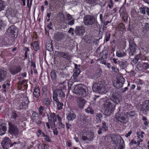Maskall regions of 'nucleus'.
Masks as SVG:
<instances>
[{"label": "nucleus", "mask_w": 149, "mask_h": 149, "mask_svg": "<svg viewBox=\"0 0 149 149\" xmlns=\"http://www.w3.org/2000/svg\"><path fill=\"white\" fill-rule=\"evenodd\" d=\"M64 36V34L61 32H57L54 34V39L57 41H60L62 40Z\"/></svg>", "instance_id": "18"}, {"label": "nucleus", "mask_w": 149, "mask_h": 149, "mask_svg": "<svg viewBox=\"0 0 149 149\" xmlns=\"http://www.w3.org/2000/svg\"><path fill=\"white\" fill-rule=\"evenodd\" d=\"M7 13L9 15H10L11 17H14L16 13L15 11L11 8H9V9L7 10Z\"/></svg>", "instance_id": "33"}, {"label": "nucleus", "mask_w": 149, "mask_h": 149, "mask_svg": "<svg viewBox=\"0 0 149 149\" xmlns=\"http://www.w3.org/2000/svg\"><path fill=\"white\" fill-rule=\"evenodd\" d=\"M85 110L86 112L88 113H90L92 114L94 113V110L92 109V107H88Z\"/></svg>", "instance_id": "38"}, {"label": "nucleus", "mask_w": 149, "mask_h": 149, "mask_svg": "<svg viewBox=\"0 0 149 149\" xmlns=\"http://www.w3.org/2000/svg\"><path fill=\"white\" fill-rule=\"evenodd\" d=\"M7 130L6 125L5 124L2 123L0 124V135L4 134Z\"/></svg>", "instance_id": "21"}, {"label": "nucleus", "mask_w": 149, "mask_h": 149, "mask_svg": "<svg viewBox=\"0 0 149 149\" xmlns=\"http://www.w3.org/2000/svg\"><path fill=\"white\" fill-rule=\"evenodd\" d=\"M102 129L105 131H106L108 130V127L105 123L103 122L102 123Z\"/></svg>", "instance_id": "40"}, {"label": "nucleus", "mask_w": 149, "mask_h": 149, "mask_svg": "<svg viewBox=\"0 0 149 149\" xmlns=\"http://www.w3.org/2000/svg\"><path fill=\"white\" fill-rule=\"evenodd\" d=\"M6 72L3 70L0 69V82L3 80L6 77Z\"/></svg>", "instance_id": "22"}, {"label": "nucleus", "mask_w": 149, "mask_h": 149, "mask_svg": "<svg viewBox=\"0 0 149 149\" xmlns=\"http://www.w3.org/2000/svg\"><path fill=\"white\" fill-rule=\"evenodd\" d=\"M25 100L26 101L20 103L19 104L20 108V109H22L24 106H27L29 104V102L27 98H25Z\"/></svg>", "instance_id": "29"}, {"label": "nucleus", "mask_w": 149, "mask_h": 149, "mask_svg": "<svg viewBox=\"0 0 149 149\" xmlns=\"http://www.w3.org/2000/svg\"><path fill=\"white\" fill-rule=\"evenodd\" d=\"M80 66H75V69L74 70V72L73 75L74 79H76V77L79 75L80 72V70L78 68V66L79 67Z\"/></svg>", "instance_id": "24"}, {"label": "nucleus", "mask_w": 149, "mask_h": 149, "mask_svg": "<svg viewBox=\"0 0 149 149\" xmlns=\"http://www.w3.org/2000/svg\"><path fill=\"white\" fill-rule=\"evenodd\" d=\"M5 25V23L3 20L0 19V29H1L2 27H3Z\"/></svg>", "instance_id": "49"}, {"label": "nucleus", "mask_w": 149, "mask_h": 149, "mask_svg": "<svg viewBox=\"0 0 149 149\" xmlns=\"http://www.w3.org/2000/svg\"><path fill=\"white\" fill-rule=\"evenodd\" d=\"M38 133L39 134H37V135L38 137H39L40 136V135L42 134V132L41 131L40 129L38 130Z\"/></svg>", "instance_id": "64"}, {"label": "nucleus", "mask_w": 149, "mask_h": 149, "mask_svg": "<svg viewBox=\"0 0 149 149\" xmlns=\"http://www.w3.org/2000/svg\"><path fill=\"white\" fill-rule=\"evenodd\" d=\"M115 106L113 105L110 102L106 101L104 104V113L107 116H110L114 110Z\"/></svg>", "instance_id": "4"}, {"label": "nucleus", "mask_w": 149, "mask_h": 149, "mask_svg": "<svg viewBox=\"0 0 149 149\" xmlns=\"http://www.w3.org/2000/svg\"><path fill=\"white\" fill-rule=\"evenodd\" d=\"M84 22L87 26L94 24L95 26H97L98 23L96 18L93 16L87 15L84 18Z\"/></svg>", "instance_id": "3"}, {"label": "nucleus", "mask_w": 149, "mask_h": 149, "mask_svg": "<svg viewBox=\"0 0 149 149\" xmlns=\"http://www.w3.org/2000/svg\"><path fill=\"white\" fill-rule=\"evenodd\" d=\"M92 89L93 91L100 93L104 92L105 90V87L101 81L94 83L93 84Z\"/></svg>", "instance_id": "5"}, {"label": "nucleus", "mask_w": 149, "mask_h": 149, "mask_svg": "<svg viewBox=\"0 0 149 149\" xmlns=\"http://www.w3.org/2000/svg\"><path fill=\"white\" fill-rule=\"evenodd\" d=\"M40 90L39 87L36 86L34 90L33 94L36 98L38 97L40 95Z\"/></svg>", "instance_id": "27"}, {"label": "nucleus", "mask_w": 149, "mask_h": 149, "mask_svg": "<svg viewBox=\"0 0 149 149\" xmlns=\"http://www.w3.org/2000/svg\"><path fill=\"white\" fill-rule=\"evenodd\" d=\"M74 19H72L68 22V24L70 25H72L74 24Z\"/></svg>", "instance_id": "57"}, {"label": "nucleus", "mask_w": 149, "mask_h": 149, "mask_svg": "<svg viewBox=\"0 0 149 149\" xmlns=\"http://www.w3.org/2000/svg\"><path fill=\"white\" fill-rule=\"evenodd\" d=\"M16 27L14 25L10 26L7 30L6 32L10 34L11 35L12 37L14 38L15 36H17V32Z\"/></svg>", "instance_id": "11"}, {"label": "nucleus", "mask_w": 149, "mask_h": 149, "mask_svg": "<svg viewBox=\"0 0 149 149\" xmlns=\"http://www.w3.org/2000/svg\"><path fill=\"white\" fill-rule=\"evenodd\" d=\"M140 57V55L139 54L138 55H137L136 57H135V58L133 60V62L135 64L136 63H137L139 60V58Z\"/></svg>", "instance_id": "44"}, {"label": "nucleus", "mask_w": 149, "mask_h": 149, "mask_svg": "<svg viewBox=\"0 0 149 149\" xmlns=\"http://www.w3.org/2000/svg\"><path fill=\"white\" fill-rule=\"evenodd\" d=\"M77 104L80 108H83L85 103V100L84 99L81 97H78L77 100Z\"/></svg>", "instance_id": "15"}, {"label": "nucleus", "mask_w": 149, "mask_h": 149, "mask_svg": "<svg viewBox=\"0 0 149 149\" xmlns=\"http://www.w3.org/2000/svg\"><path fill=\"white\" fill-rule=\"evenodd\" d=\"M57 54L58 57H63L67 60H69L71 58L70 56L68 53L66 52H58Z\"/></svg>", "instance_id": "14"}, {"label": "nucleus", "mask_w": 149, "mask_h": 149, "mask_svg": "<svg viewBox=\"0 0 149 149\" xmlns=\"http://www.w3.org/2000/svg\"><path fill=\"white\" fill-rule=\"evenodd\" d=\"M11 140L8 137H5L2 141L1 145H5L8 146L10 147L11 145Z\"/></svg>", "instance_id": "23"}, {"label": "nucleus", "mask_w": 149, "mask_h": 149, "mask_svg": "<svg viewBox=\"0 0 149 149\" xmlns=\"http://www.w3.org/2000/svg\"><path fill=\"white\" fill-rule=\"evenodd\" d=\"M119 95L118 93L113 92L111 98L112 100L115 103L118 104L119 102Z\"/></svg>", "instance_id": "16"}, {"label": "nucleus", "mask_w": 149, "mask_h": 149, "mask_svg": "<svg viewBox=\"0 0 149 149\" xmlns=\"http://www.w3.org/2000/svg\"><path fill=\"white\" fill-rule=\"evenodd\" d=\"M142 111L145 112L149 111V100H147L144 102L141 108Z\"/></svg>", "instance_id": "19"}, {"label": "nucleus", "mask_w": 149, "mask_h": 149, "mask_svg": "<svg viewBox=\"0 0 149 149\" xmlns=\"http://www.w3.org/2000/svg\"><path fill=\"white\" fill-rule=\"evenodd\" d=\"M51 76L52 80H54L56 78L55 72L52 70L51 72Z\"/></svg>", "instance_id": "39"}, {"label": "nucleus", "mask_w": 149, "mask_h": 149, "mask_svg": "<svg viewBox=\"0 0 149 149\" xmlns=\"http://www.w3.org/2000/svg\"><path fill=\"white\" fill-rule=\"evenodd\" d=\"M57 22L60 23L63 22L65 20L64 15L61 12H60L57 14Z\"/></svg>", "instance_id": "17"}, {"label": "nucleus", "mask_w": 149, "mask_h": 149, "mask_svg": "<svg viewBox=\"0 0 149 149\" xmlns=\"http://www.w3.org/2000/svg\"><path fill=\"white\" fill-rule=\"evenodd\" d=\"M49 122L50 124V125L52 128L54 127H55V123L53 121L52 119H50L48 117Z\"/></svg>", "instance_id": "41"}, {"label": "nucleus", "mask_w": 149, "mask_h": 149, "mask_svg": "<svg viewBox=\"0 0 149 149\" xmlns=\"http://www.w3.org/2000/svg\"><path fill=\"white\" fill-rule=\"evenodd\" d=\"M8 125L9 133L13 135H17L18 134L19 131L17 127L10 122L8 123Z\"/></svg>", "instance_id": "6"}, {"label": "nucleus", "mask_w": 149, "mask_h": 149, "mask_svg": "<svg viewBox=\"0 0 149 149\" xmlns=\"http://www.w3.org/2000/svg\"><path fill=\"white\" fill-rule=\"evenodd\" d=\"M108 5L109 8H111L113 7V3L111 0H110L109 2L108 3Z\"/></svg>", "instance_id": "53"}, {"label": "nucleus", "mask_w": 149, "mask_h": 149, "mask_svg": "<svg viewBox=\"0 0 149 149\" xmlns=\"http://www.w3.org/2000/svg\"><path fill=\"white\" fill-rule=\"evenodd\" d=\"M65 94L61 89H57L54 91L53 98V100H58V96L60 97L61 99H63L65 97Z\"/></svg>", "instance_id": "7"}, {"label": "nucleus", "mask_w": 149, "mask_h": 149, "mask_svg": "<svg viewBox=\"0 0 149 149\" xmlns=\"http://www.w3.org/2000/svg\"><path fill=\"white\" fill-rule=\"evenodd\" d=\"M5 6L2 0H0V12L4 10Z\"/></svg>", "instance_id": "43"}, {"label": "nucleus", "mask_w": 149, "mask_h": 149, "mask_svg": "<svg viewBox=\"0 0 149 149\" xmlns=\"http://www.w3.org/2000/svg\"><path fill=\"white\" fill-rule=\"evenodd\" d=\"M9 70L12 74L14 75L20 72L21 69L19 67L12 66L10 67Z\"/></svg>", "instance_id": "13"}, {"label": "nucleus", "mask_w": 149, "mask_h": 149, "mask_svg": "<svg viewBox=\"0 0 149 149\" xmlns=\"http://www.w3.org/2000/svg\"><path fill=\"white\" fill-rule=\"evenodd\" d=\"M54 100L56 102V104L58 109H61L62 108V107L63 105V103L62 102H59L58 100Z\"/></svg>", "instance_id": "32"}, {"label": "nucleus", "mask_w": 149, "mask_h": 149, "mask_svg": "<svg viewBox=\"0 0 149 149\" xmlns=\"http://www.w3.org/2000/svg\"><path fill=\"white\" fill-rule=\"evenodd\" d=\"M67 18L68 20H70L72 18V15L70 14H67L66 15Z\"/></svg>", "instance_id": "54"}, {"label": "nucleus", "mask_w": 149, "mask_h": 149, "mask_svg": "<svg viewBox=\"0 0 149 149\" xmlns=\"http://www.w3.org/2000/svg\"><path fill=\"white\" fill-rule=\"evenodd\" d=\"M108 52L107 50H104L100 54V56L101 58V59H106L107 58V56L108 54Z\"/></svg>", "instance_id": "26"}, {"label": "nucleus", "mask_w": 149, "mask_h": 149, "mask_svg": "<svg viewBox=\"0 0 149 149\" xmlns=\"http://www.w3.org/2000/svg\"><path fill=\"white\" fill-rule=\"evenodd\" d=\"M42 90L44 93L46 92L47 90V87L45 86H43L42 88Z\"/></svg>", "instance_id": "61"}, {"label": "nucleus", "mask_w": 149, "mask_h": 149, "mask_svg": "<svg viewBox=\"0 0 149 149\" xmlns=\"http://www.w3.org/2000/svg\"><path fill=\"white\" fill-rule=\"evenodd\" d=\"M87 87L84 85L79 84L76 85L73 89L74 93L81 95L83 97L86 96L87 94Z\"/></svg>", "instance_id": "2"}, {"label": "nucleus", "mask_w": 149, "mask_h": 149, "mask_svg": "<svg viewBox=\"0 0 149 149\" xmlns=\"http://www.w3.org/2000/svg\"><path fill=\"white\" fill-rule=\"evenodd\" d=\"M126 54L124 52H120V51H117L116 53V55L118 57H121L125 56H126Z\"/></svg>", "instance_id": "36"}, {"label": "nucleus", "mask_w": 149, "mask_h": 149, "mask_svg": "<svg viewBox=\"0 0 149 149\" xmlns=\"http://www.w3.org/2000/svg\"><path fill=\"white\" fill-rule=\"evenodd\" d=\"M35 116H34L33 117V119H36V122L38 125H39L41 123V121H40V118L38 117V116H37L36 117V118H34Z\"/></svg>", "instance_id": "42"}, {"label": "nucleus", "mask_w": 149, "mask_h": 149, "mask_svg": "<svg viewBox=\"0 0 149 149\" xmlns=\"http://www.w3.org/2000/svg\"><path fill=\"white\" fill-rule=\"evenodd\" d=\"M125 79L122 75L120 77H117V80H115L114 82V86L117 88L122 87L125 82Z\"/></svg>", "instance_id": "8"}, {"label": "nucleus", "mask_w": 149, "mask_h": 149, "mask_svg": "<svg viewBox=\"0 0 149 149\" xmlns=\"http://www.w3.org/2000/svg\"><path fill=\"white\" fill-rule=\"evenodd\" d=\"M101 71L100 70H98L95 73V76L96 77H98L101 75Z\"/></svg>", "instance_id": "47"}, {"label": "nucleus", "mask_w": 149, "mask_h": 149, "mask_svg": "<svg viewBox=\"0 0 149 149\" xmlns=\"http://www.w3.org/2000/svg\"><path fill=\"white\" fill-rule=\"evenodd\" d=\"M96 116L97 118H98V119L99 120H100V121H101V120L100 119V118L102 117L103 115L102 114L99 113H97V115H96Z\"/></svg>", "instance_id": "55"}, {"label": "nucleus", "mask_w": 149, "mask_h": 149, "mask_svg": "<svg viewBox=\"0 0 149 149\" xmlns=\"http://www.w3.org/2000/svg\"><path fill=\"white\" fill-rule=\"evenodd\" d=\"M122 18L124 20H127V15L126 13L123 14Z\"/></svg>", "instance_id": "59"}, {"label": "nucleus", "mask_w": 149, "mask_h": 149, "mask_svg": "<svg viewBox=\"0 0 149 149\" xmlns=\"http://www.w3.org/2000/svg\"><path fill=\"white\" fill-rule=\"evenodd\" d=\"M149 31V24L148 23H146L143 29L142 34L143 35H145L147 34Z\"/></svg>", "instance_id": "25"}, {"label": "nucleus", "mask_w": 149, "mask_h": 149, "mask_svg": "<svg viewBox=\"0 0 149 149\" xmlns=\"http://www.w3.org/2000/svg\"><path fill=\"white\" fill-rule=\"evenodd\" d=\"M18 114L17 113V112L15 111H13L11 113V118L15 120L18 117Z\"/></svg>", "instance_id": "35"}, {"label": "nucleus", "mask_w": 149, "mask_h": 149, "mask_svg": "<svg viewBox=\"0 0 149 149\" xmlns=\"http://www.w3.org/2000/svg\"><path fill=\"white\" fill-rule=\"evenodd\" d=\"M129 48L130 50V55H133L136 51V46L134 42V40L132 39H130L129 41Z\"/></svg>", "instance_id": "10"}, {"label": "nucleus", "mask_w": 149, "mask_h": 149, "mask_svg": "<svg viewBox=\"0 0 149 149\" xmlns=\"http://www.w3.org/2000/svg\"><path fill=\"white\" fill-rule=\"evenodd\" d=\"M110 34L108 33H107L106 35V36H105V40L106 41L108 42L109 41V39H110Z\"/></svg>", "instance_id": "46"}, {"label": "nucleus", "mask_w": 149, "mask_h": 149, "mask_svg": "<svg viewBox=\"0 0 149 149\" xmlns=\"http://www.w3.org/2000/svg\"><path fill=\"white\" fill-rule=\"evenodd\" d=\"M112 139L113 143L116 145L115 149H123L124 148V141L120 136L114 134L113 136Z\"/></svg>", "instance_id": "1"}, {"label": "nucleus", "mask_w": 149, "mask_h": 149, "mask_svg": "<svg viewBox=\"0 0 149 149\" xmlns=\"http://www.w3.org/2000/svg\"><path fill=\"white\" fill-rule=\"evenodd\" d=\"M75 117L76 115L74 113L70 112L68 113L67 118L69 120H72L75 118Z\"/></svg>", "instance_id": "28"}, {"label": "nucleus", "mask_w": 149, "mask_h": 149, "mask_svg": "<svg viewBox=\"0 0 149 149\" xmlns=\"http://www.w3.org/2000/svg\"><path fill=\"white\" fill-rule=\"evenodd\" d=\"M85 32L84 28L82 26H77L74 30V33L77 36H81L83 35Z\"/></svg>", "instance_id": "12"}, {"label": "nucleus", "mask_w": 149, "mask_h": 149, "mask_svg": "<svg viewBox=\"0 0 149 149\" xmlns=\"http://www.w3.org/2000/svg\"><path fill=\"white\" fill-rule=\"evenodd\" d=\"M129 116L131 117L134 116V111H130L129 113Z\"/></svg>", "instance_id": "63"}, {"label": "nucleus", "mask_w": 149, "mask_h": 149, "mask_svg": "<svg viewBox=\"0 0 149 149\" xmlns=\"http://www.w3.org/2000/svg\"><path fill=\"white\" fill-rule=\"evenodd\" d=\"M72 84L73 82L72 81H69L68 84V90H70Z\"/></svg>", "instance_id": "48"}, {"label": "nucleus", "mask_w": 149, "mask_h": 149, "mask_svg": "<svg viewBox=\"0 0 149 149\" xmlns=\"http://www.w3.org/2000/svg\"><path fill=\"white\" fill-rule=\"evenodd\" d=\"M94 137V134L92 132H90L87 135L88 140L90 141H92Z\"/></svg>", "instance_id": "37"}, {"label": "nucleus", "mask_w": 149, "mask_h": 149, "mask_svg": "<svg viewBox=\"0 0 149 149\" xmlns=\"http://www.w3.org/2000/svg\"><path fill=\"white\" fill-rule=\"evenodd\" d=\"M53 133L54 135H57L58 134V129L57 128H53Z\"/></svg>", "instance_id": "51"}, {"label": "nucleus", "mask_w": 149, "mask_h": 149, "mask_svg": "<svg viewBox=\"0 0 149 149\" xmlns=\"http://www.w3.org/2000/svg\"><path fill=\"white\" fill-rule=\"evenodd\" d=\"M136 68L140 71H144L149 68V66H136Z\"/></svg>", "instance_id": "31"}, {"label": "nucleus", "mask_w": 149, "mask_h": 149, "mask_svg": "<svg viewBox=\"0 0 149 149\" xmlns=\"http://www.w3.org/2000/svg\"><path fill=\"white\" fill-rule=\"evenodd\" d=\"M58 126V128L59 129L63 128L65 127V125L62 123V122H59Z\"/></svg>", "instance_id": "50"}, {"label": "nucleus", "mask_w": 149, "mask_h": 149, "mask_svg": "<svg viewBox=\"0 0 149 149\" xmlns=\"http://www.w3.org/2000/svg\"><path fill=\"white\" fill-rule=\"evenodd\" d=\"M32 46L36 51H37L39 49V46L38 42L34 41L33 42Z\"/></svg>", "instance_id": "34"}, {"label": "nucleus", "mask_w": 149, "mask_h": 149, "mask_svg": "<svg viewBox=\"0 0 149 149\" xmlns=\"http://www.w3.org/2000/svg\"><path fill=\"white\" fill-rule=\"evenodd\" d=\"M136 82L138 84L141 85H142L144 83V82L141 79H137Z\"/></svg>", "instance_id": "52"}, {"label": "nucleus", "mask_w": 149, "mask_h": 149, "mask_svg": "<svg viewBox=\"0 0 149 149\" xmlns=\"http://www.w3.org/2000/svg\"><path fill=\"white\" fill-rule=\"evenodd\" d=\"M29 1H30V0H27V6L28 8H29V9H30L31 6V5L32 3H30V4L29 5Z\"/></svg>", "instance_id": "62"}, {"label": "nucleus", "mask_w": 149, "mask_h": 149, "mask_svg": "<svg viewBox=\"0 0 149 149\" xmlns=\"http://www.w3.org/2000/svg\"><path fill=\"white\" fill-rule=\"evenodd\" d=\"M44 139L45 141H47L48 142H50L51 141V140L50 139L49 136L47 135H46Z\"/></svg>", "instance_id": "58"}, {"label": "nucleus", "mask_w": 149, "mask_h": 149, "mask_svg": "<svg viewBox=\"0 0 149 149\" xmlns=\"http://www.w3.org/2000/svg\"><path fill=\"white\" fill-rule=\"evenodd\" d=\"M43 103L47 107L50 106L51 104V101L48 98H45L43 101Z\"/></svg>", "instance_id": "30"}, {"label": "nucleus", "mask_w": 149, "mask_h": 149, "mask_svg": "<svg viewBox=\"0 0 149 149\" xmlns=\"http://www.w3.org/2000/svg\"><path fill=\"white\" fill-rule=\"evenodd\" d=\"M146 8H147V7H145L143 8H140V11L143 14H145L146 13Z\"/></svg>", "instance_id": "56"}, {"label": "nucleus", "mask_w": 149, "mask_h": 149, "mask_svg": "<svg viewBox=\"0 0 149 149\" xmlns=\"http://www.w3.org/2000/svg\"><path fill=\"white\" fill-rule=\"evenodd\" d=\"M46 48L49 51H51L53 50L52 42L49 38H48L47 40Z\"/></svg>", "instance_id": "20"}, {"label": "nucleus", "mask_w": 149, "mask_h": 149, "mask_svg": "<svg viewBox=\"0 0 149 149\" xmlns=\"http://www.w3.org/2000/svg\"><path fill=\"white\" fill-rule=\"evenodd\" d=\"M61 75L63 76V78H64L66 80H68L69 78V74H66L62 73Z\"/></svg>", "instance_id": "45"}, {"label": "nucleus", "mask_w": 149, "mask_h": 149, "mask_svg": "<svg viewBox=\"0 0 149 149\" xmlns=\"http://www.w3.org/2000/svg\"><path fill=\"white\" fill-rule=\"evenodd\" d=\"M112 70L114 72H116L117 73L119 72V70L118 69L116 68L114 66H113L111 68Z\"/></svg>", "instance_id": "60"}, {"label": "nucleus", "mask_w": 149, "mask_h": 149, "mask_svg": "<svg viewBox=\"0 0 149 149\" xmlns=\"http://www.w3.org/2000/svg\"><path fill=\"white\" fill-rule=\"evenodd\" d=\"M115 118L118 121L123 123H126L128 121L126 117H125L123 113L120 112L116 113L115 116Z\"/></svg>", "instance_id": "9"}]
</instances>
